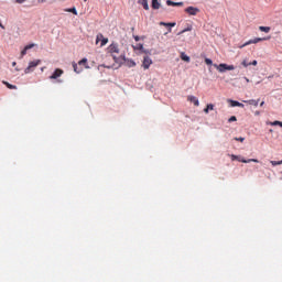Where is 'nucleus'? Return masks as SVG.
<instances>
[{"mask_svg":"<svg viewBox=\"0 0 282 282\" xmlns=\"http://www.w3.org/2000/svg\"><path fill=\"white\" fill-rule=\"evenodd\" d=\"M187 100H188L189 102H193V104L195 105V107H199V99H197V97H195V96H188V97H187Z\"/></svg>","mask_w":282,"mask_h":282,"instance_id":"9b49d317","label":"nucleus"},{"mask_svg":"<svg viewBox=\"0 0 282 282\" xmlns=\"http://www.w3.org/2000/svg\"><path fill=\"white\" fill-rule=\"evenodd\" d=\"M65 12H72V14H78V11L76 10V8H70V9H65Z\"/></svg>","mask_w":282,"mask_h":282,"instance_id":"393cba45","label":"nucleus"},{"mask_svg":"<svg viewBox=\"0 0 282 282\" xmlns=\"http://www.w3.org/2000/svg\"><path fill=\"white\" fill-rule=\"evenodd\" d=\"M250 65H253L254 67H257V65H258L257 59H254V61L250 62Z\"/></svg>","mask_w":282,"mask_h":282,"instance_id":"72a5a7b5","label":"nucleus"},{"mask_svg":"<svg viewBox=\"0 0 282 282\" xmlns=\"http://www.w3.org/2000/svg\"><path fill=\"white\" fill-rule=\"evenodd\" d=\"M160 1L159 0H152V8L153 10H160Z\"/></svg>","mask_w":282,"mask_h":282,"instance_id":"a211bd4d","label":"nucleus"},{"mask_svg":"<svg viewBox=\"0 0 282 282\" xmlns=\"http://www.w3.org/2000/svg\"><path fill=\"white\" fill-rule=\"evenodd\" d=\"M133 39H134V41H135L137 43H138V41H140V36H138V35H134Z\"/></svg>","mask_w":282,"mask_h":282,"instance_id":"c9c22d12","label":"nucleus"},{"mask_svg":"<svg viewBox=\"0 0 282 282\" xmlns=\"http://www.w3.org/2000/svg\"><path fill=\"white\" fill-rule=\"evenodd\" d=\"M2 83H3V85H6V87H8V89H17V85H12L8 82H2Z\"/></svg>","mask_w":282,"mask_h":282,"instance_id":"4be33fe9","label":"nucleus"},{"mask_svg":"<svg viewBox=\"0 0 282 282\" xmlns=\"http://www.w3.org/2000/svg\"><path fill=\"white\" fill-rule=\"evenodd\" d=\"M214 67L220 73L224 74V72H232L235 69V65H228V64H214Z\"/></svg>","mask_w":282,"mask_h":282,"instance_id":"f03ea898","label":"nucleus"},{"mask_svg":"<svg viewBox=\"0 0 282 282\" xmlns=\"http://www.w3.org/2000/svg\"><path fill=\"white\" fill-rule=\"evenodd\" d=\"M265 105V101H261L260 107H263Z\"/></svg>","mask_w":282,"mask_h":282,"instance_id":"ea45409f","label":"nucleus"},{"mask_svg":"<svg viewBox=\"0 0 282 282\" xmlns=\"http://www.w3.org/2000/svg\"><path fill=\"white\" fill-rule=\"evenodd\" d=\"M151 65H153V59H151V57H149V55H145L143 57V62H142L143 69H149L151 67Z\"/></svg>","mask_w":282,"mask_h":282,"instance_id":"6e6552de","label":"nucleus"},{"mask_svg":"<svg viewBox=\"0 0 282 282\" xmlns=\"http://www.w3.org/2000/svg\"><path fill=\"white\" fill-rule=\"evenodd\" d=\"M46 0H39L40 3H45Z\"/></svg>","mask_w":282,"mask_h":282,"instance_id":"79ce46f5","label":"nucleus"},{"mask_svg":"<svg viewBox=\"0 0 282 282\" xmlns=\"http://www.w3.org/2000/svg\"><path fill=\"white\" fill-rule=\"evenodd\" d=\"M235 140L237 141V142H243V140H246L245 138H235Z\"/></svg>","mask_w":282,"mask_h":282,"instance_id":"473e14b6","label":"nucleus"},{"mask_svg":"<svg viewBox=\"0 0 282 282\" xmlns=\"http://www.w3.org/2000/svg\"><path fill=\"white\" fill-rule=\"evenodd\" d=\"M241 65H242V67H250V62H248V58H245V59L241 62Z\"/></svg>","mask_w":282,"mask_h":282,"instance_id":"a878e982","label":"nucleus"},{"mask_svg":"<svg viewBox=\"0 0 282 282\" xmlns=\"http://www.w3.org/2000/svg\"><path fill=\"white\" fill-rule=\"evenodd\" d=\"M181 59H183L185 63H191V57L184 52L181 53Z\"/></svg>","mask_w":282,"mask_h":282,"instance_id":"dca6fc26","label":"nucleus"},{"mask_svg":"<svg viewBox=\"0 0 282 282\" xmlns=\"http://www.w3.org/2000/svg\"><path fill=\"white\" fill-rule=\"evenodd\" d=\"M265 37H254L253 40H249L248 42H246L245 44L238 46L239 50H243V47H248V45H252V44H257V43H261V41H265Z\"/></svg>","mask_w":282,"mask_h":282,"instance_id":"39448f33","label":"nucleus"},{"mask_svg":"<svg viewBox=\"0 0 282 282\" xmlns=\"http://www.w3.org/2000/svg\"><path fill=\"white\" fill-rule=\"evenodd\" d=\"M205 63H206V65H213V59H210V58H205Z\"/></svg>","mask_w":282,"mask_h":282,"instance_id":"7c9ffc66","label":"nucleus"},{"mask_svg":"<svg viewBox=\"0 0 282 282\" xmlns=\"http://www.w3.org/2000/svg\"><path fill=\"white\" fill-rule=\"evenodd\" d=\"M231 107H241L243 108V104L239 102V101H235L232 99L229 100Z\"/></svg>","mask_w":282,"mask_h":282,"instance_id":"f3484780","label":"nucleus"},{"mask_svg":"<svg viewBox=\"0 0 282 282\" xmlns=\"http://www.w3.org/2000/svg\"><path fill=\"white\" fill-rule=\"evenodd\" d=\"M184 32H191V29H184L181 34H184Z\"/></svg>","mask_w":282,"mask_h":282,"instance_id":"e433bc0d","label":"nucleus"},{"mask_svg":"<svg viewBox=\"0 0 282 282\" xmlns=\"http://www.w3.org/2000/svg\"><path fill=\"white\" fill-rule=\"evenodd\" d=\"M62 74H65V72L61 68H56L54 73L50 76V79L56 80V78H61Z\"/></svg>","mask_w":282,"mask_h":282,"instance_id":"9d476101","label":"nucleus"},{"mask_svg":"<svg viewBox=\"0 0 282 282\" xmlns=\"http://www.w3.org/2000/svg\"><path fill=\"white\" fill-rule=\"evenodd\" d=\"M41 64V59H34L29 63V66L24 69V74H31V72H34L36 67Z\"/></svg>","mask_w":282,"mask_h":282,"instance_id":"20e7f679","label":"nucleus"},{"mask_svg":"<svg viewBox=\"0 0 282 282\" xmlns=\"http://www.w3.org/2000/svg\"><path fill=\"white\" fill-rule=\"evenodd\" d=\"M108 54L112 56L115 63H120V58L122 57V55L118 57V54H120V47H118V44H110L108 46Z\"/></svg>","mask_w":282,"mask_h":282,"instance_id":"f257e3e1","label":"nucleus"},{"mask_svg":"<svg viewBox=\"0 0 282 282\" xmlns=\"http://www.w3.org/2000/svg\"><path fill=\"white\" fill-rule=\"evenodd\" d=\"M246 83H250V79L248 77H245Z\"/></svg>","mask_w":282,"mask_h":282,"instance_id":"58836bf2","label":"nucleus"},{"mask_svg":"<svg viewBox=\"0 0 282 282\" xmlns=\"http://www.w3.org/2000/svg\"><path fill=\"white\" fill-rule=\"evenodd\" d=\"M0 28L2 29V30H6V26L0 22Z\"/></svg>","mask_w":282,"mask_h":282,"instance_id":"4c0bfd02","label":"nucleus"},{"mask_svg":"<svg viewBox=\"0 0 282 282\" xmlns=\"http://www.w3.org/2000/svg\"><path fill=\"white\" fill-rule=\"evenodd\" d=\"M166 6L182 7L184 6V2H173L172 0H166Z\"/></svg>","mask_w":282,"mask_h":282,"instance_id":"4468645a","label":"nucleus"},{"mask_svg":"<svg viewBox=\"0 0 282 282\" xmlns=\"http://www.w3.org/2000/svg\"><path fill=\"white\" fill-rule=\"evenodd\" d=\"M36 44H29L26 46H24L25 50H32V47H34Z\"/></svg>","mask_w":282,"mask_h":282,"instance_id":"2f4dec72","label":"nucleus"},{"mask_svg":"<svg viewBox=\"0 0 282 282\" xmlns=\"http://www.w3.org/2000/svg\"><path fill=\"white\" fill-rule=\"evenodd\" d=\"M25 54H28V50H25V47L21 51V56L20 58H23V56H25Z\"/></svg>","mask_w":282,"mask_h":282,"instance_id":"c756f323","label":"nucleus"},{"mask_svg":"<svg viewBox=\"0 0 282 282\" xmlns=\"http://www.w3.org/2000/svg\"><path fill=\"white\" fill-rule=\"evenodd\" d=\"M12 67H17V62H13V63H12Z\"/></svg>","mask_w":282,"mask_h":282,"instance_id":"a19ab883","label":"nucleus"},{"mask_svg":"<svg viewBox=\"0 0 282 282\" xmlns=\"http://www.w3.org/2000/svg\"><path fill=\"white\" fill-rule=\"evenodd\" d=\"M138 3H140V6H143L145 10H149V0H138Z\"/></svg>","mask_w":282,"mask_h":282,"instance_id":"2eb2a0df","label":"nucleus"},{"mask_svg":"<svg viewBox=\"0 0 282 282\" xmlns=\"http://www.w3.org/2000/svg\"><path fill=\"white\" fill-rule=\"evenodd\" d=\"M230 158H231L232 162H235V160H237L238 162H242V164H250V162H254L256 164H259V160H257V159L246 160V159H241V156L235 155V154H231Z\"/></svg>","mask_w":282,"mask_h":282,"instance_id":"7ed1b4c3","label":"nucleus"},{"mask_svg":"<svg viewBox=\"0 0 282 282\" xmlns=\"http://www.w3.org/2000/svg\"><path fill=\"white\" fill-rule=\"evenodd\" d=\"M84 1H87V0H84Z\"/></svg>","mask_w":282,"mask_h":282,"instance_id":"37998d69","label":"nucleus"},{"mask_svg":"<svg viewBox=\"0 0 282 282\" xmlns=\"http://www.w3.org/2000/svg\"><path fill=\"white\" fill-rule=\"evenodd\" d=\"M100 41H101V47H105V45L107 44V43H109V39H107V37H105L104 35H102V33H98L97 34V37H96V45H98V43H100Z\"/></svg>","mask_w":282,"mask_h":282,"instance_id":"423d86ee","label":"nucleus"},{"mask_svg":"<svg viewBox=\"0 0 282 282\" xmlns=\"http://www.w3.org/2000/svg\"><path fill=\"white\" fill-rule=\"evenodd\" d=\"M247 105H252L253 107H259V100L254 99H249V100H243Z\"/></svg>","mask_w":282,"mask_h":282,"instance_id":"ddd939ff","label":"nucleus"},{"mask_svg":"<svg viewBox=\"0 0 282 282\" xmlns=\"http://www.w3.org/2000/svg\"><path fill=\"white\" fill-rule=\"evenodd\" d=\"M228 122H237V117H236V116H231V117L228 119Z\"/></svg>","mask_w":282,"mask_h":282,"instance_id":"cd10ccee","label":"nucleus"},{"mask_svg":"<svg viewBox=\"0 0 282 282\" xmlns=\"http://www.w3.org/2000/svg\"><path fill=\"white\" fill-rule=\"evenodd\" d=\"M160 25H164L165 28H169V32H172L171 28H175V22H160Z\"/></svg>","mask_w":282,"mask_h":282,"instance_id":"f8f14e48","label":"nucleus"},{"mask_svg":"<svg viewBox=\"0 0 282 282\" xmlns=\"http://www.w3.org/2000/svg\"><path fill=\"white\" fill-rule=\"evenodd\" d=\"M78 65H83L86 69H89V65H87V58H83L78 62Z\"/></svg>","mask_w":282,"mask_h":282,"instance_id":"aec40b11","label":"nucleus"},{"mask_svg":"<svg viewBox=\"0 0 282 282\" xmlns=\"http://www.w3.org/2000/svg\"><path fill=\"white\" fill-rule=\"evenodd\" d=\"M215 109V105L209 104L207 107L204 109V113H208L209 111H213Z\"/></svg>","mask_w":282,"mask_h":282,"instance_id":"6ab92c4d","label":"nucleus"},{"mask_svg":"<svg viewBox=\"0 0 282 282\" xmlns=\"http://www.w3.org/2000/svg\"><path fill=\"white\" fill-rule=\"evenodd\" d=\"M185 12L189 14V17H197L199 14V8L196 7H187L185 9Z\"/></svg>","mask_w":282,"mask_h":282,"instance_id":"0eeeda50","label":"nucleus"},{"mask_svg":"<svg viewBox=\"0 0 282 282\" xmlns=\"http://www.w3.org/2000/svg\"><path fill=\"white\" fill-rule=\"evenodd\" d=\"M134 50H144V45L139 43L135 45Z\"/></svg>","mask_w":282,"mask_h":282,"instance_id":"c85d7f7f","label":"nucleus"},{"mask_svg":"<svg viewBox=\"0 0 282 282\" xmlns=\"http://www.w3.org/2000/svg\"><path fill=\"white\" fill-rule=\"evenodd\" d=\"M15 3H25V0H15Z\"/></svg>","mask_w":282,"mask_h":282,"instance_id":"f704fd0d","label":"nucleus"},{"mask_svg":"<svg viewBox=\"0 0 282 282\" xmlns=\"http://www.w3.org/2000/svg\"><path fill=\"white\" fill-rule=\"evenodd\" d=\"M269 124L271 127H281L282 128V122L281 121H271V122H269Z\"/></svg>","mask_w":282,"mask_h":282,"instance_id":"5701e85b","label":"nucleus"},{"mask_svg":"<svg viewBox=\"0 0 282 282\" xmlns=\"http://www.w3.org/2000/svg\"><path fill=\"white\" fill-rule=\"evenodd\" d=\"M73 68L76 74H80V72H83V68H78V64L75 62L73 63Z\"/></svg>","mask_w":282,"mask_h":282,"instance_id":"412c9836","label":"nucleus"},{"mask_svg":"<svg viewBox=\"0 0 282 282\" xmlns=\"http://www.w3.org/2000/svg\"><path fill=\"white\" fill-rule=\"evenodd\" d=\"M260 32H265L268 34L270 32V26H259Z\"/></svg>","mask_w":282,"mask_h":282,"instance_id":"b1692460","label":"nucleus"},{"mask_svg":"<svg viewBox=\"0 0 282 282\" xmlns=\"http://www.w3.org/2000/svg\"><path fill=\"white\" fill-rule=\"evenodd\" d=\"M272 166H281L282 160L281 161H271Z\"/></svg>","mask_w":282,"mask_h":282,"instance_id":"bb28decb","label":"nucleus"},{"mask_svg":"<svg viewBox=\"0 0 282 282\" xmlns=\"http://www.w3.org/2000/svg\"><path fill=\"white\" fill-rule=\"evenodd\" d=\"M120 61L123 62V65H126V67H135V62L133 59L124 57V55H121Z\"/></svg>","mask_w":282,"mask_h":282,"instance_id":"1a4fd4ad","label":"nucleus"}]
</instances>
